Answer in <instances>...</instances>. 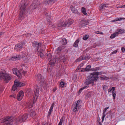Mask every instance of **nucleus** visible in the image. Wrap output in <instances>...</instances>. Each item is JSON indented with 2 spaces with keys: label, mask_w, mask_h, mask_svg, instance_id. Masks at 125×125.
<instances>
[{
  "label": "nucleus",
  "mask_w": 125,
  "mask_h": 125,
  "mask_svg": "<svg viewBox=\"0 0 125 125\" xmlns=\"http://www.w3.org/2000/svg\"><path fill=\"white\" fill-rule=\"evenodd\" d=\"M105 73V72L103 71H101L100 72H95L91 73L90 74L91 75H92L94 77H97V79H99V75L103 74H104Z\"/></svg>",
  "instance_id": "9b49d317"
},
{
  "label": "nucleus",
  "mask_w": 125,
  "mask_h": 125,
  "mask_svg": "<svg viewBox=\"0 0 125 125\" xmlns=\"http://www.w3.org/2000/svg\"><path fill=\"white\" fill-rule=\"evenodd\" d=\"M60 42L62 45H66L67 43V40L64 38L62 39L60 41Z\"/></svg>",
  "instance_id": "412c9836"
},
{
  "label": "nucleus",
  "mask_w": 125,
  "mask_h": 125,
  "mask_svg": "<svg viewBox=\"0 0 125 125\" xmlns=\"http://www.w3.org/2000/svg\"><path fill=\"white\" fill-rule=\"evenodd\" d=\"M27 5L25 3L21 5L20 8V11L19 14V19L20 20H22L25 15Z\"/></svg>",
  "instance_id": "7ed1b4c3"
},
{
  "label": "nucleus",
  "mask_w": 125,
  "mask_h": 125,
  "mask_svg": "<svg viewBox=\"0 0 125 125\" xmlns=\"http://www.w3.org/2000/svg\"><path fill=\"white\" fill-rule=\"evenodd\" d=\"M21 59V55H19L13 57H11L10 58V60H20Z\"/></svg>",
  "instance_id": "aec40b11"
},
{
  "label": "nucleus",
  "mask_w": 125,
  "mask_h": 125,
  "mask_svg": "<svg viewBox=\"0 0 125 125\" xmlns=\"http://www.w3.org/2000/svg\"><path fill=\"white\" fill-rule=\"evenodd\" d=\"M112 94L113 98L114 100L115 99L116 94V92L115 90V91H112Z\"/></svg>",
  "instance_id": "2f4dec72"
},
{
  "label": "nucleus",
  "mask_w": 125,
  "mask_h": 125,
  "mask_svg": "<svg viewBox=\"0 0 125 125\" xmlns=\"http://www.w3.org/2000/svg\"><path fill=\"white\" fill-rule=\"evenodd\" d=\"M96 33L97 34H103V32L99 31H97L96 32Z\"/></svg>",
  "instance_id": "603ef678"
},
{
  "label": "nucleus",
  "mask_w": 125,
  "mask_h": 125,
  "mask_svg": "<svg viewBox=\"0 0 125 125\" xmlns=\"http://www.w3.org/2000/svg\"><path fill=\"white\" fill-rule=\"evenodd\" d=\"M109 108V107H106L105 108H104V111L106 112V111L107 110V109H108Z\"/></svg>",
  "instance_id": "052dcab7"
},
{
  "label": "nucleus",
  "mask_w": 125,
  "mask_h": 125,
  "mask_svg": "<svg viewBox=\"0 0 125 125\" xmlns=\"http://www.w3.org/2000/svg\"><path fill=\"white\" fill-rule=\"evenodd\" d=\"M14 119L12 116H8L0 120V122L3 123L4 125H12L13 124L12 122Z\"/></svg>",
  "instance_id": "f257e3e1"
},
{
  "label": "nucleus",
  "mask_w": 125,
  "mask_h": 125,
  "mask_svg": "<svg viewBox=\"0 0 125 125\" xmlns=\"http://www.w3.org/2000/svg\"><path fill=\"white\" fill-rule=\"evenodd\" d=\"M108 4L103 3L100 5L99 9L100 10L103 11L104 10L105 8L108 7Z\"/></svg>",
  "instance_id": "dca6fc26"
},
{
  "label": "nucleus",
  "mask_w": 125,
  "mask_h": 125,
  "mask_svg": "<svg viewBox=\"0 0 125 125\" xmlns=\"http://www.w3.org/2000/svg\"><path fill=\"white\" fill-rule=\"evenodd\" d=\"M100 69V67H97L95 68H91V71H96Z\"/></svg>",
  "instance_id": "72a5a7b5"
},
{
  "label": "nucleus",
  "mask_w": 125,
  "mask_h": 125,
  "mask_svg": "<svg viewBox=\"0 0 125 125\" xmlns=\"http://www.w3.org/2000/svg\"><path fill=\"white\" fill-rule=\"evenodd\" d=\"M85 71L86 72V69H85V68H83L82 69V70H81V72H84Z\"/></svg>",
  "instance_id": "13d9d810"
},
{
  "label": "nucleus",
  "mask_w": 125,
  "mask_h": 125,
  "mask_svg": "<svg viewBox=\"0 0 125 125\" xmlns=\"http://www.w3.org/2000/svg\"><path fill=\"white\" fill-rule=\"evenodd\" d=\"M73 23V20L72 19H69L63 24V26H64L68 27L69 26L72 24Z\"/></svg>",
  "instance_id": "f3484780"
},
{
  "label": "nucleus",
  "mask_w": 125,
  "mask_h": 125,
  "mask_svg": "<svg viewBox=\"0 0 125 125\" xmlns=\"http://www.w3.org/2000/svg\"><path fill=\"white\" fill-rule=\"evenodd\" d=\"M103 89L105 92H107V90L108 88V86L106 85L104 86L103 87Z\"/></svg>",
  "instance_id": "79ce46f5"
},
{
  "label": "nucleus",
  "mask_w": 125,
  "mask_h": 125,
  "mask_svg": "<svg viewBox=\"0 0 125 125\" xmlns=\"http://www.w3.org/2000/svg\"><path fill=\"white\" fill-rule=\"evenodd\" d=\"M105 111H103V116L102 117H103L104 116V117H105V116L106 115H105Z\"/></svg>",
  "instance_id": "bf43d9fd"
},
{
  "label": "nucleus",
  "mask_w": 125,
  "mask_h": 125,
  "mask_svg": "<svg viewBox=\"0 0 125 125\" xmlns=\"http://www.w3.org/2000/svg\"><path fill=\"white\" fill-rule=\"evenodd\" d=\"M111 88V87H110V88L108 89V93L110 92L112 90V91H115V87H112V88L111 89H110Z\"/></svg>",
  "instance_id": "4c0bfd02"
},
{
  "label": "nucleus",
  "mask_w": 125,
  "mask_h": 125,
  "mask_svg": "<svg viewBox=\"0 0 125 125\" xmlns=\"http://www.w3.org/2000/svg\"><path fill=\"white\" fill-rule=\"evenodd\" d=\"M45 58L48 59V60L50 62V66L52 68H53L55 65L54 62L55 58H52V55L51 53L47 52L45 54Z\"/></svg>",
  "instance_id": "39448f33"
},
{
  "label": "nucleus",
  "mask_w": 125,
  "mask_h": 125,
  "mask_svg": "<svg viewBox=\"0 0 125 125\" xmlns=\"http://www.w3.org/2000/svg\"><path fill=\"white\" fill-rule=\"evenodd\" d=\"M117 19L118 21L122 20H124L125 19V18H117Z\"/></svg>",
  "instance_id": "49530a36"
},
{
  "label": "nucleus",
  "mask_w": 125,
  "mask_h": 125,
  "mask_svg": "<svg viewBox=\"0 0 125 125\" xmlns=\"http://www.w3.org/2000/svg\"><path fill=\"white\" fill-rule=\"evenodd\" d=\"M91 66L90 65H87L86 68V72L91 71Z\"/></svg>",
  "instance_id": "473e14b6"
},
{
  "label": "nucleus",
  "mask_w": 125,
  "mask_h": 125,
  "mask_svg": "<svg viewBox=\"0 0 125 125\" xmlns=\"http://www.w3.org/2000/svg\"><path fill=\"white\" fill-rule=\"evenodd\" d=\"M38 53V56H40L41 58H43L44 56L43 54V52H39Z\"/></svg>",
  "instance_id": "a19ab883"
},
{
  "label": "nucleus",
  "mask_w": 125,
  "mask_h": 125,
  "mask_svg": "<svg viewBox=\"0 0 125 125\" xmlns=\"http://www.w3.org/2000/svg\"><path fill=\"white\" fill-rule=\"evenodd\" d=\"M54 103H53L52 104V105L51 106V107L50 109L51 110H53V107L54 106Z\"/></svg>",
  "instance_id": "8fccbe9b"
},
{
  "label": "nucleus",
  "mask_w": 125,
  "mask_h": 125,
  "mask_svg": "<svg viewBox=\"0 0 125 125\" xmlns=\"http://www.w3.org/2000/svg\"><path fill=\"white\" fill-rule=\"evenodd\" d=\"M59 60H63V62H64L65 61V55H60V56H59Z\"/></svg>",
  "instance_id": "bb28decb"
},
{
  "label": "nucleus",
  "mask_w": 125,
  "mask_h": 125,
  "mask_svg": "<svg viewBox=\"0 0 125 125\" xmlns=\"http://www.w3.org/2000/svg\"><path fill=\"white\" fill-rule=\"evenodd\" d=\"M117 33H116V32L112 34L110 36V38L111 39H112L115 38L116 36H117Z\"/></svg>",
  "instance_id": "c85d7f7f"
},
{
  "label": "nucleus",
  "mask_w": 125,
  "mask_h": 125,
  "mask_svg": "<svg viewBox=\"0 0 125 125\" xmlns=\"http://www.w3.org/2000/svg\"><path fill=\"white\" fill-rule=\"evenodd\" d=\"M13 73L16 74L18 77V78H21L22 77V76L21 73L16 68H13L12 69Z\"/></svg>",
  "instance_id": "4468645a"
},
{
  "label": "nucleus",
  "mask_w": 125,
  "mask_h": 125,
  "mask_svg": "<svg viewBox=\"0 0 125 125\" xmlns=\"http://www.w3.org/2000/svg\"><path fill=\"white\" fill-rule=\"evenodd\" d=\"M4 32L1 31L0 32V37L2 35L4 34Z\"/></svg>",
  "instance_id": "e2e57ef3"
},
{
  "label": "nucleus",
  "mask_w": 125,
  "mask_h": 125,
  "mask_svg": "<svg viewBox=\"0 0 125 125\" xmlns=\"http://www.w3.org/2000/svg\"><path fill=\"white\" fill-rule=\"evenodd\" d=\"M17 87L16 85L14 84L12 86V90L14 91L15 90L17 89Z\"/></svg>",
  "instance_id": "a18cd8bd"
},
{
  "label": "nucleus",
  "mask_w": 125,
  "mask_h": 125,
  "mask_svg": "<svg viewBox=\"0 0 125 125\" xmlns=\"http://www.w3.org/2000/svg\"><path fill=\"white\" fill-rule=\"evenodd\" d=\"M38 43L37 41H34L33 43H32L33 46L34 47H37Z\"/></svg>",
  "instance_id": "e433bc0d"
},
{
  "label": "nucleus",
  "mask_w": 125,
  "mask_h": 125,
  "mask_svg": "<svg viewBox=\"0 0 125 125\" xmlns=\"http://www.w3.org/2000/svg\"><path fill=\"white\" fill-rule=\"evenodd\" d=\"M117 52V50H115L114 51H113L111 53V54H115Z\"/></svg>",
  "instance_id": "864d4df0"
},
{
  "label": "nucleus",
  "mask_w": 125,
  "mask_h": 125,
  "mask_svg": "<svg viewBox=\"0 0 125 125\" xmlns=\"http://www.w3.org/2000/svg\"><path fill=\"white\" fill-rule=\"evenodd\" d=\"M52 111V110H51L50 109L49 110V111L48 113V114L47 117H49L51 115V112Z\"/></svg>",
  "instance_id": "c03bdc74"
},
{
  "label": "nucleus",
  "mask_w": 125,
  "mask_h": 125,
  "mask_svg": "<svg viewBox=\"0 0 125 125\" xmlns=\"http://www.w3.org/2000/svg\"><path fill=\"white\" fill-rule=\"evenodd\" d=\"M28 118V115L26 114H24L18 119V121L21 123L24 122Z\"/></svg>",
  "instance_id": "f8f14e48"
},
{
  "label": "nucleus",
  "mask_w": 125,
  "mask_h": 125,
  "mask_svg": "<svg viewBox=\"0 0 125 125\" xmlns=\"http://www.w3.org/2000/svg\"><path fill=\"white\" fill-rule=\"evenodd\" d=\"M44 50L43 49H41L40 50V52H43L44 51Z\"/></svg>",
  "instance_id": "774afa93"
},
{
  "label": "nucleus",
  "mask_w": 125,
  "mask_h": 125,
  "mask_svg": "<svg viewBox=\"0 0 125 125\" xmlns=\"http://www.w3.org/2000/svg\"><path fill=\"white\" fill-rule=\"evenodd\" d=\"M90 58V54L88 53L82 54V55L80 56L77 59L75 62H80L83 60H88Z\"/></svg>",
  "instance_id": "423d86ee"
},
{
  "label": "nucleus",
  "mask_w": 125,
  "mask_h": 125,
  "mask_svg": "<svg viewBox=\"0 0 125 125\" xmlns=\"http://www.w3.org/2000/svg\"><path fill=\"white\" fill-rule=\"evenodd\" d=\"M119 8H125V4L123 5L119 6Z\"/></svg>",
  "instance_id": "680f3d73"
},
{
  "label": "nucleus",
  "mask_w": 125,
  "mask_h": 125,
  "mask_svg": "<svg viewBox=\"0 0 125 125\" xmlns=\"http://www.w3.org/2000/svg\"><path fill=\"white\" fill-rule=\"evenodd\" d=\"M70 8L72 12L73 11H74V10H75V9H76L74 7H73V6H72L70 7Z\"/></svg>",
  "instance_id": "09e8293b"
},
{
  "label": "nucleus",
  "mask_w": 125,
  "mask_h": 125,
  "mask_svg": "<svg viewBox=\"0 0 125 125\" xmlns=\"http://www.w3.org/2000/svg\"><path fill=\"white\" fill-rule=\"evenodd\" d=\"M60 86L62 88H63L65 84L62 81L60 82Z\"/></svg>",
  "instance_id": "ea45409f"
},
{
  "label": "nucleus",
  "mask_w": 125,
  "mask_h": 125,
  "mask_svg": "<svg viewBox=\"0 0 125 125\" xmlns=\"http://www.w3.org/2000/svg\"><path fill=\"white\" fill-rule=\"evenodd\" d=\"M27 72L26 71H23L22 73L24 74H25Z\"/></svg>",
  "instance_id": "69168bd1"
},
{
  "label": "nucleus",
  "mask_w": 125,
  "mask_h": 125,
  "mask_svg": "<svg viewBox=\"0 0 125 125\" xmlns=\"http://www.w3.org/2000/svg\"><path fill=\"white\" fill-rule=\"evenodd\" d=\"M117 32H116V33H117V35H118L119 34H121L125 32V31L123 29H117Z\"/></svg>",
  "instance_id": "4be33fe9"
},
{
  "label": "nucleus",
  "mask_w": 125,
  "mask_h": 125,
  "mask_svg": "<svg viewBox=\"0 0 125 125\" xmlns=\"http://www.w3.org/2000/svg\"><path fill=\"white\" fill-rule=\"evenodd\" d=\"M35 87V89L34 92V95L33 97V98L34 100L36 98V99H37L38 97L39 96V89L41 90L42 89V87L39 88V86L37 85H36Z\"/></svg>",
  "instance_id": "1a4fd4ad"
},
{
  "label": "nucleus",
  "mask_w": 125,
  "mask_h": 125,
  "mask_svg": "<svg viewBox=\"0 0 125 125\" xmlns=\"http://www.w3.org/2000/svg\"><path fill=\"white\" fill-rule=\"evenodd\" d=\"M81 11L85 15H86L87 14L86 12V10L85 8L83 7H82L81 9Z\"/></svg>",
  "instance_id": "7c9ffc66"
},
{
  "label": "nucleus",
  "mask_w": 125,
  "mask_h": 125,
  "mask_svg": "<svg viewBox=\"0 0 125 125\" xmlns=\"http://www.w3.org/2000/svg\"><path fill=\"white\" fill-rule=\"evenodd\" d=\"M89 38V35H86L83 37V39L84 40H87Z\"/></svg>",
  "instance_id": "58836bf2"
},
{
  "label": "nucleus",
  "mask_w": 125,
  "mask_h": 125,
  "mask_svg": "<svg viewBox=\"0 0 125 125\" xmlns=\"http://www.w3.org/2000/svg\"><path fill=\"white\" fill-rule=\"evenodd\" d=\"M21 85L22 86H24L26 84V83H24V82H21Z\"/></svg>",
  "instance_id": "4d7b16f0"
},
{
  "label": "nucleus",
  "mask_w": 125,
  "mask_h": 125,
  "mask_svg": "<svg viewBox=\"0 0 125 125\" xmlns=\"http://www.w3.org/2000/svg\"><path fill=\"white\" fill-rule=\"evenodd\" d=\"M3 88L0 85V92H2L3 91Z\"/></svg>",
  "instance_id": "6e6d98bb"
},
{
  "label": "nucleus",
  "mask_w": 125,
  "mask_h": 125,
  "mask_svg": "<svg viewBox=\"0 0 125 125\" xmlns=\"http://www.w3.org/2000/svg\"><path fill=\"white\" fill-rule=\"evenodd\" d=\"M100 79L103 80H107L110 79L109 78L103 75H101L100 77Z\"/></svg>",
  "instance_id": "393cba45"
},
{
  "label": "nucleus",
  "mask_w": 125,
  "mask_h": 125,
  "mask_svg": "<svg viewBox=\"0 0 125 125\" xmlns=\"http://www.w3.org/2000/svg\"><path fill=\"white\" fill-rule=\"evenodd\" d=\"M36 79L38 81V82L41 85H45V83L44 82V77L42 76V75L40 74H38L35 75Z\"/></svg>",
  "instance_id": "0eeeda50"
},
{
  "label": "nucleus",
  "mask_w": 125,
  "mask_h": 125,
  "mask_svg": "<svg viewBox=\"0 0 125 125\" xmlns=\"http://www.w3.org/2000/svg\"><path fill=\"white\" fill-rule=\"evenodd\" d=\"M64 48L65 47L64 46H62V45L60 46L56 50V51L57 52V54H60L61 50L64 49Z\"/></svg>",
  "instance_id": "6ab92c4d"
},
{
  "label": "nucleus",
  "mask_w": 125,
  "mask_h": 125,
  "mask_svg": "<svg viewBox=\"0 0 125 125\" xmlns=\"http://www.w3.org/2000/svg\"><path fill=\"white\" fill-rule=\"evenodd\" d=\"M112 22H115L118 21V20L117 19V18L116 19H115L114 20H113L112 21Z\"/></svg>",
  "instance_id": "0e129e2a"
},
{
  "label": "nucleus",
  "mask_w": 125,
  "mask_h": 125,
  "mask_svg": "<svg viewBox=\"0 0 125 125\" xmlns=\"http://www.w3.org/2000/svg\"><path fill=\"white\" fill-rule=\"evenodd\" d=\"M45 16L46 17V19L48 21H50L51 17L50 16V13L49 12H47L45 15Z\"/></svg>",
  "instance_id": "5701e85b"
},
{
  "label": "nucleus",
  "mask_w": 125,
  "mask_h": 125,
  "mask_svg": "<svg viewBox=\"0 0 125 125\" xmlns=\"http://www.w3.org/2000/svg\"><path fill=\"white\" fill-rule=\"evenodd\" d=\"M82 25L83 26H85L88 24L89 22L88 21L85 20H82L81 21Z\"/></svg>",
  "instance_id": "b1692460"
},
{
  "label": "nucleus",
  "mask_w": 125,
  "mask_h": 125,
  "mask_svg": "<svg viewBox=\"0 0 125 125\" xmlns=\"http://www.w3.org/2000/svg\"><path fill=\"white\" fill-rule=\"evenodd\" d=\"M2 79L4 80L5 83H7L10 80L11 77L5 72L1 71L0 72V80Z\"/></svg>",
  "instance_id": "20e7f679"
},
{
  "label": "nucleus",
  "mask_w": 125,
  "mask_h": 125,
  "mask_svg": "<svg viewBox=\"0 0 125 125\" xmlns=\"http://www.w3.org/2000/svg\"><path fill=\"white\" fill-rule=\"evenodd\" d=\"M106 115H107L105 119L106 120L108 118L109 120L110 121V119H111L112 115L111 114H107Z\"/></svg>",
  "instance_id": "c756f323"
},
{
  "label": "nucleus",
  "mask_w": 125,
  "mask_h": 125,
  "mask_svg": "<svg viewBox=\"0 0 125 125\" xmlns=\"http://www.w3.org/2000/svg\"><path fill=\"white\" fill-rule=\"evenodd\" d=\"M82 103L81 100H78L76 103V104L75 106L73 109V112H76V111H78L81 108L80 104Z\"/></svg>",
  "instance_id": "9d476101"
},
{
  "label": "nucleus",
  "mask_w": 125,
  "mask_h": 125,
  "mask_svg": "<svg viewBox=\"0 0 125 125\" xmlns=\"http://www.w3.org/2000/svg\"><path fill=\"white\" fill-rule=\"evenodd\" d=\"M121 50L122 52H124L125 51V48L124 47H122L121 48Z\"/></svg>",
  "instance_id": "5fc2aeb1"
},
{
  "label": "nucleus",
  "mask_w": 125,
  "mask_h": 125,
  "mask_svg": "<svg viewBox=\"0 0 125 125\" xmlns=\"http://www.w3.org/2000/svg\"><path fill=\"white\" fill-rule=\"evenodd\" d=\"M54 2V0H44L42 3V4H46V5L47 4L53 3Z\"/></svg>",
  "instance_id": "a211bd4d"
},
{
  "label": "nucleus",
  "mask_w": 125,
  "mask_h": 125,
  "mask_svg": "<svg viewBox=\"0 0 125 125\" xmlns=\"http://www.w3.org/2000/svg\"><path fill=\"white\" fill-rule=\"evenodd\" d=\"M73 12L75 14H77L78 15H79L80 13L78 11L77 9H75L74 11Z\"/></svg>",
  "instance_id": "37998d69"
},
{
  "label": "nucleus",
  "mask_w": 125,
  "mask_h": 125,
  "mask_svg": "<svg viewBox=\"0 0 125 125\" xmlns=\"http://www.w3.org/2000/svg\"><path fill=\"white\" fill-rule=\"evenodd\" d=\"M25 34L26 35V34L28 35H28V36H30V37L32 35V34L30 33H27V34Z\"/></svg>",
  "instance_id": "338daca9"
},
{
  "label": "nucleus",
  "mask_w": 125,
  "mask_h": 125,
  "mask_svg": "<svg viewBox=\"0 0 125 125\" xmlns=\"http://www.w3.org/2000/svg\"><path fill=\"white\" fill-rule=\"evenodd\" d=\"M25 43V42L23 41H21L16 44L15 46L14 49L18 51V50L21 51L22 50L24 45Z\"/></svg>",
  "instance_id": "6e6552de"
},
{
  "label": "nucleus",
  "mask_w": 125,
  "mask_h": 125,
  "mask_svg": "<svg viewBox=\"0 0 125 125\" xmlns=\"http://www.w3.org/2000/svg\"><path fill=\"white\" fill-rule=\"evenodd\" d=\"M36 113L33 111L31 112V114H30V115L32 117H35L36 116Z\"/></svg>",
  "instance_id": "f704fd0d"
},
{
  "label": "nucleus",
  "mask_w": 125,
  "mask_h": 125,
  "mask_svg": "<svg viewBox=\"0 0 125 125\" xmlns=\"http://www.w3.org/2000/svg\"><path fill=\"white\" fill-rule=\"evenodd\" d=\"M10 97H13L14 98H17V96L16 94H13L11 95H10Z\"/></svg>",
  "instance_id": "de8ad7c7"
},
{
  "label": "nucleus",
  "mask_w": 125,
  "mask_h": 125,
  "mask_svg": "<svg viewBox=\"0 0 125 125\" xmlns=\"http://www.w3.org/2000/svg\"><path fill=\"white\" fill-rule=\"evenodd\" d=\"M79 42V39L76 40L73 44V46L75 47H77L78 46V45Z\"/></svg>",
  "instance_id": "cd10ccee"
},
{
  "label": "nucleus",
  "mask_w": 125,
  "mask_h": 125,
  "mask_svg": "<svg viewBox=\"0 0 125 125\" xmlns=\"http://www.w3.org/2000/svg\"><path fill=\"white\" fill-rule=\"evenodd\" d=\"M89 87V86H84L81 88L79 91V93H81L82 90L84 89H85L86 87L88 88Z\"/></svg>",
  "instance_id": "c9c22d12"
},
{
  "label": "nucleus",
  "mask_w": 125,
  "mask_h": 125,
  "mask_svg": "<svg viewBox=\"0 0 125 125\" xmlns=\"http://www.w3.org/2000/svg\"><path fill=\"white\" fill-rule=\"evenodd\" d=\"M97 77H95L90 74L87 76V78L86 80L85 84L86 85H89L92 84V86H94L95 85L94 82H96L98 80L97 79Z\"/></svg>",
  "instance_id": "f03ea898"
},
{
  "label": "nucleus",
  "mask_w": 125,
  "mask_h": 125,
  "mask_svg": "<svg viewBox=\"0 0 125 125\" xmlns=\"http://www.w3.org/2000/svg\"><path fill=\"white\" fill-rule=\"evenodd\" d=\"M42 43H37V48H38L39 47H41L42 45Z\"/></svg>",
  "instance_id": "3c124183"
},
{
  "label": "nucleus",
  "mask_w": 125,
  "mask_h": 125,
  "mask_svg": "<svg viewBox=\"0 0 125 125\" xmlns=\"http://www.w3.org/2000/svg\"><path fill=\"white\" fill-rule=\"evenodd\" d=\"M41 4L38 1L37 2V1H34L33 2L30 6V8H31V9L34 10L36 9V7H37L39 5H40Z\"/></svg>",
  "instance_id": "2eb2a0df"
},
{
  "label": "nucleus",
  "mask_w": 125,
  "mask_h": 125,
  "mask_svg": "<svg viewBox=\"0 0 125 125\" xmlns=\"http://www.w3.org/2000/svg\"><path fill=\"white\" fill-rule=\"evenodd\" d=\"M24 95V93L23 91L21 90L18 93L17 96V100L20 101L23 98Z\"/></svg>",
  "instance_id": "ddd939ff"
},
{
  "label": "nucleus",
  "mask_w": 125,
  "mask_h": 125,
  "mask_svg": "<svg viewBox=\"0 0 125 125\" xmlns=\"http://www.w3.org/2000/svg\"><path fill=\"white\" fill-rule=\"evenodd\" d=\"M14 84L16 85L17 87H21L22 86L21 82L20 83L19 81L17 82L15 81L14 82Z\"/></svg>",
  "instance_id": "a878e982"
}]
</instances>
